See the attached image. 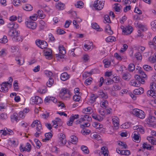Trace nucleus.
I'll list each match as a JSON object with an SVG mask.
<instances>
[{
    "label": "nucleus",
    "instance_id": "nucleus-24",
    "mask_svg": "<svg viewBox=\"0 0 156 156\" xmlns=\"http://www.w3.org/2000/svg\"><path fill=\"white\" fill-rule=\"evenodd\" d=\"M57 99L54 97H46L44 100V102L45 103H50L52 101L54 103L57 101Z\"/></svg>",
    "mask_w": 156,
    "mask_h": 156
},
{
    "label": "nucleus",
    "instance_id": "nucleus-53",
    "mask_svg": "<svg viewBox=\"0 0 156 156\" xmlns=\"http://www.w3.org/2000/svg\"><path fill=\"white\" fill-rule=\"evenodd\" d=\"M60 120V121L61 120L58 118H56L55 119V120H53L52 121L53 126H54L55 128H57L58 127V122L59 121L58 120Z\"/></svg>",
    "mask_w": 156,
    "mask_h": 156
},
{
    "label": "nucleus",
    "instance_id": "nucleus-43",
    "mask_svg": "<svg viewBox=\"0 0 156 156\" xmlns=\"http://www.w3.org/2000/svg\"><path fill=\"white\" fill-rule=\"evenodd\" d=\"M103 62L105 68H108L110 66L111 62L109 60L105 59L103 60Z\"/></svg>",
    "mask_w": 156,
    "mask_h": 156
},
{
    "label": "nucleus",
    "instance_id": "nucleus-10",
    "mask_svg": "<svg viewBox=\"0 0 156 156\" xmlns=\"http://www.w3.org/2000/svg\"><path fill=\"white\" fill-rule=\"evenodd\" d=\"M135 26L138 27L140 29L143 31H146L147 29V26L145 24L139 23L137 21H136L135 22Z\"/></svg>",
    "mask_w": 156,
    "mask_h": 156
},
{
    "label": "nucleus",
    "instance_id": "nucleus-13",
    "mask_svg": "<svg viewBox=\"0 0 156 156\" xmlns=\"http://www.w3.org/2000/svg\"><path fill=\"white\" fill-rule=\"evenodd\" d=\"M11 120L12 122H18L20 119L16 113H14L10 116Z\"/></svg>",
    "mask_w": 156,
    "mask_h": 156
},
{
    "label": "nucleus",
    "instance_id": "nucleus-47",
    "mask_svg": "<svg viewBox=\"0 0 156 156\" xmlns=\"http://www.w3.org/2000/svg\"><path fill=\"white\" fill-rule=\"evenodd\" d=\"M37 15L41 19H43L45 17V15L43 13V11L41 10H38L37 12Z\"/></svg>",
    "mask_w": 156,
    "mask_h": 156
},
{
    "label": "nucleus",
    "instance_id": "nucleus-48",
    "mask_svg": "<svg viewBox=\"0 0 156 156\" xmlns=\"http://www.w3.org/2000/svg\"><path fill=\"white\" fill-rule=\"evenodd\" d=\"M90 97V103H93L96 101V99L98 98V96L94 94H91Z\"/></svg>",
    "mask_w": 156,
    "mask_h": 156
},
{
    "label": "nucleus",
    "instance_id": "nucleus-60",
    "mask_svg": "<svg viewBox=\"0 0 156 156\" xmlns=\"http://www.w3.org/2000/svg\"><path fill=\"white\" fill-rule=\"evenodd\" d=\"M144 69L147 71H149L152 70V68L150 66L144 65L143 66Z\"/></svg>",
    "mask_w": 156,
    "mask_h": 156
},
{
    "label": "nucleus",
    "instance_id": "nucleus-42",
    "mask_svg": "<svg viewBox=\"0 0 156 156\" xmlns=\"http://www.w3.org/2000/svg\"><path fill=\"white\" fill-rule=\"evenodd\" d=\"M71 138V141L73 144H76L78 142V139L77 137L74 135H72L70 136Z\"/></svg>",
    "mask_w": 156,
    "mask_h": 156
},
{
    "label": "nucleus",
    "instance_id": "nucleus-12",
    "mask_svg": "<svg viewBox=\"0 0 156 156\" xmlns=\"http://www.w3.org/2000/svg\"><path fill=\"white\" fill-rule=\"evenodd\" d=\"M8 84H9L8 82H4L2 83L1 84L0 91L4 93L7 92L8 90Z\"/></svg>",
    "mask_w": 156,
    "mask_h": 156
},
{
    "label": "nucleus",
    "instance_id": "nucleus-9",
    "mask_svg": "<svg viewBox=\"0 0 156 156\" xmlns=\"http://www.w3.org/2000/svg\"><path fill=\"white\" fill-rule=\"evenodd\" d=\"M16 34V35L12 38L13 40L16 42L22 41L23 37L22 36L20 35V31L19 30L17 31Z\"/></svg>",
    "mask_w": 156,
    "mask_h": 156
},
{
    "label": "nucleus",
    "instance_id": "nucleus-26",
    "mask_svg": "<svg viewBox=\"0 0 156 156\" xmlns=\"http://www.w3.org/2000/svg\"><path fill=\"white\" fill-rule=\"evenodd\" d=\"M119 119L117 117H115L112 119L113 124L115 127H118L119 124Z\"/></svg>",
    "mask_w": 156,
    "mask_h": 156
},
{
    "label": "nucleus",
    "instance_id": "nucleus-6",
    "mask_svg": "<svg viewBox=\"0 0 156 156\" xmlns=\"http://www.w3.org/2000/svg\"><path fill=\"white\" fill-rule=\"evenodd\" d=\"M43 102L42 99L38 96H35L34 97H32L30 99V102L31 104H36L38 105L41 104Z\"/></svg>",
    "mask_w": 156,
    "mask_h": 156
},
{
    "label": "nucleus",
    "instance_id": "nucleus-40",
    "mask_svg": "<svg viewBox=\"0 0 156 156\" xmlns=\"http://www.w3.org/2000/svg\"><path fill=\"white\" fill-rule=\"evenodd\" d=\"M105 31L109 35H112L113 33V31L111 30L110 26L109 25H108L106 26Z\"/></svg>",
    "mask_w": 156,
    "mask_h": 156
},
{
    "label": "nucleus",
    "instance_id": "nucleus-30",
    "mask_svg": "<svg viewBox=\"0 0 156 156\" xmlns=\"http://www.w3.org/2000/svg\"><path fill=\"white\" fill-rule=\"evenodd\" d=\"M82 112L84 114H90L92 112V109L90 107H88L83 109L82 110Z\"/></svg>",
    "mask_w": 156,
    "mask_h": 156
},
{
    "label": "nucleus",
    "instance_id": "nucleus-17",
    "mask_svg": "<svg viewBox=\"0 0 156 156\" xmlns=\"http://www.w3.org/2000/svg\"><path fill=\"white\" fill-rule=\"evenodd\" d=\"M101 154H103L104 156H109L108 148L105 146H103L101 148Z\"/></svg>",
    "mask_w": 156,
    "mask_h": 156
},
{
    "label": "nucleus",
    "instance_id": "nucleus-41",
    "mask_svg": "<svg viewBox=\"0 0 156 156\" xmlns=\"http://www.w3.org/2000/svg\"><path fill=\"white\" fill-rule=\"evenodd\" d=\"M133 138L136 140H138L140 137L139 133L137 131H134L133 134Z\"/></svg>",
    "mask_w": 156,
    "mask_h": 156
},
{
    "label": "nucleus",
    "instance_id": "nucleus-55",
    "mask_svg": "<svg viewBox=\"0 0 156 156\" xmlns=\"http://www.w3.org/2000/svg\"><path fill=\"white\" fill-rule=\"evenodd\" d=\"M83 3L82 1L77 2L76 4H75V6L76 7L79 8H82L83 7Z\"/></svg>",
    "mask_w": 156,
    "mask_h": 156
},
{
    "label": "nucleus",
    "instance_id": "nucleus-28",
    "mask_svg": "<svg viewBox=\"0 0 156 156\" xmlns=\"http://www.w3.org/2000/svg\"><path fill=\"white\" fill-rule=\"evenodd\" d=\"M35 126H36V127L39 126V127L40 126H42V125L40 121L38 120H36L34 121L31 124V126L33 128Z\"/></svg>",
    "mask_w": 156,
    "mask_h": 156
},
{
    "label": "nucleus",
    "instance_id": "nucleus-34",
    "mask_svg": "<svg viewBox=\"0 0 156 156\" xmlns=\"http://www.w3.org/2000/svg\"><path fill=\"white\" fill-rule=\"evenodd\" d=\"M121 89V87L118 84L114 85L112 88L111 91L112 92H114L119 90Z\"/></svg>",
    "mask_w": 156,
    "mask_h": 156
},
{
    "label": "nucleus",
    "instance_id": "nucleus-46",
    "mask_svg": "<svg viewBox=\"0 0 156 156\" xmlns=\"http://www.w3.org/2000/svg\"><path fill=\"white\" fill-rule=\"evenodd\" d=\"M82 59L84 62H88L90 60V57L87 54H85L83 55Z\"/></svg>",
    "mask_w": 156,
    "mask_h": 156
},
{
    "label": "nucleus",
    "instance_id": "nucleus-1",
    "mask_svg": "<svg viewBox=\"0 0 156 156\" xmlns=\"http://www.w3.org/2000/svg\"><path fill=\"white\" fill-rule=\"evenodd\" d=\"M133 114L137 117L140 119H143L145 118V113L142 110L137 108H135L133 110Z\"/></svg>",
    "mask_w": 156,
    "mask_h": 156
},
{
    "label": "nucleus",
    "instance_id": "nucleus-39",
    "mask_svg": "<svg viewBox=\"0 0 156 156\" xmlns=\"http://www.w3.org/2000/svg\"><path fill=\"white\" fill-rule=\"evenodd\" d=\"M116 41V38L115 37L113 36H110L106 38V41L108 42H112Z\"/></svg>",
    "mask_w": 156,
    "mask_h": 156
},
{
    "label": "nucleus",
    "instance_id": "nucleus-18",
    "mask_svg": "<svg viewBox=\"0 0 156 156\" xmlns=\"http://www.w3.org/2000/svg\"><path fill=\"white\" fill-rule=\"evenodd\" d=\"M131 75L129 73H123L122 76V78L126 81L129 80L131 78Z\"/></svg>",
    "mask_w": 156,
    "mask_h": 156
},
{
    "label": "nucleus",
    "instance_id": "nucleus-52",
    "mask_svg": "<svg viewBox=\"0 0 156 156\" xmlns=\"http://www.w3.org/2000/svg\"><path fill=\"white\" fill-rule=\"evenodd\" d=\"M8 41L7 37L5 35H4L3 37L0 39V42L2 44H5Z\"/></svg>",
    "mask_w": 156,
    "mask_h": 156
},
{
    "label": "nucleus",
    "instance_id": "nucleus-35",
    "mask_svg": "<svg viewBox=\"0 0 156 156\" xmlns=\"http://www.w3.org/2000/svg\"><path fill=\"white\" fill-rule=\"evenodd\" d=\"M93 126L95 127L97 129L99 130L103 126L102 124H100L98 122H94L92 123Z\"/></svg>",
    "mask_w": 156,
    "mask_h": 156
},
{
    "label": "nucleus",
    "instance_id": "nucleus-44",
    "mask_svg": "<svg viewBox=\"0 0 156 156\" xmlns=\"http://www.w3.org/2000/svg\"><path fill=\"white\" fill-rule=\"evenodd\" d=\"M23 8L24 10L28 11H31L33 9L32 6L29 4H26L23 7Z\"/></svg>",
    "mask_w": 156,
    "mask_h": 156
},
{
    "label": "nucleus",
    "instance_id": "nucleus-38",
    "mask_svg": "<svg viewBox=\"0 0 156 156\" xmlns=\"http://www.w3.org/2000/svg\"><path fill=\"white\" fill-rule=\"evenodd\" d=\"M58 49L60 53L63 55H64L66 54V51L63 45H60L58 47Z\"/></svg>",
    "mask_w": 156,
    "mask_h": 156
},
{
    "label": "nucleus",
    "instance_id": "nucleus-11",
    "mask_svg": "<svg viewBox=\"0 0 156 156\" xmlns=\"http://www.w3.org/2000/svg\"><path fill=\"white\" fill-rule=\"evenodd\" d=\"M136 69L138 70V73L140 74V76L141 77L144 79L145 80H147V76L143 70L142 68L139 66H138L137 68H136Z\"/></svg>",
    "mask_w": 156,
    "mask_h": 156
},
{
    "label": "nucleus",
    "instance_id": "nucleus-27",
    "mask_svg": "<svg viewBox=\"0 0 156 156\" xmlns=\"http://www.w3.org/2000/svg\"><path fill=\"white\" fill-rule=\"evenodd\" d=\"M156 91H154L150 89L147 92V95L149 97H152L155 98H156Z\"/></svg>",
    "mask_w": 156,
    "mask_h": 156
},
{
    "label": "nucleus",
    "instance_id": "nucleus-15",
    "mask_svg": "<svg viewBox=\"0 0 156 156\" xmlns=\"http://www.w3.org/2000/svg\"><path fill=\"white\" fill-rule=\"evenodd\" d=\"M59 142L62 144H65L66 143V140L65 139V135L63 133H59L58 135Z\"/></svg>",
    "mask_w": 156,
    "mask_h": 156
},
{
    "label": "nucleus",
    "instance_id": "nucleus-4",
    "mask_svg": "<svg viewBox=\"0 0 156 156\" xmlns=\"http://www.w3.org/2000/svg\"><path fill=\"white\" fill-rule=\"evenodd\" d=\"M35 42L37 46L42 49L47 48L48 46V43L45 41L38 39Z\"/></svg>",
    "mask_w": 156,
    "mask_h": 156
},
{
    "label": "nucleus",
    "instance_id": "nucleus-58",
    "mask_svg": "<svg viewBox=\"0 0 156 156\" xmlns=\"http://www.w3.org/2000/svg\"><path fill=\"white\" fill-rule=\"evenodd\" d=\"M44 73L46 76L49 78L53 76L52 73L50 71H45Z\"/></svg>",
    "mask_w": 156,
    "mask_h": 156
},
{
    "label": "nucleus",
    "instance_id": "nucleus-31",
    "mask_svg": "<svg viewBox=\"0 0 156 156\" xmlns=\"http://www.w3.org/2000/svg\"><path fill=\"white\" fill-rule=\"evenodd\" d=\"M81 118L83 122L86 121L89 122L91 120V117L86 114L82 115Z\"/></svg>",
    "mask_w": 156,
    "mask_h": 156
},
{
    "label": "nucleus",
    "instance_id": "nucleus-7",
    "mask_svg": "<svg viewBox=\"0 0 156 156\" xmlns=\"http://www.w3.org/2000/svg\"><path fill=\"white\" fill-rule=\"evenodd\" d=\"M25 23L27 27L33 30L35 29L37 27L36 23L30 20H28L25 22Z\"/></svg>",
    "mask_w": 156,
    "mask_h": 156
},
{
    "label": "nucleus",
    "instance_id": "nucleus-45",
    "mask_svg": "<svg viewBox=\"0 0 156 156\" xmlns=\"http://www.w3.org/2000/svg\"><path fill=\"white\" fill-rule=\"evenodd\" d=\"M143 147L144 148L147 149L149 150H153L154 147L153 146H150L149 144L144 143L143 144Z\"/></svg>",
    "mask_w": 156,
    "mask_h": 156
},
{
    "label": "nucleus",
    "instance_id": "nucleus-2",
    "mask_svg": "<svg viewBox=\"0 0 156 156\" xmlns=\"http://www.w3.org/2000/svg\"><path fill=\"white\" fill-rule=\"evenodd\" d=\"M105 0H97L94 2L93 7L97 10H100L103 8L105 4Z\"/></svg>",
    "mask_w": 156,
    "mask_h": 156
},
{
    "label": "nucleus",
    "instance_id": "nucleus-63",
    "mask_svg": "<svg viewBox=\"0 0 156 156\" xmlns=\"http://www.w3.org/2000/svg\"><path fill=\"white\" fill-rule=\"evenodd\" d=\"M37 15L36 14H35L32 16H30V20H31L33 21H36L37 20Z\"/></svg>",
    "mask_w": 156,
    "mask_h": 156
},
{
    "label": "nucleus",
    "instance_id": "nucleus-37",
    "mask_svg": "<svg viewBox=\"0 0 156 156\" xmlns=\"http://www.w3.org/2000/svg\"><path fill=\"white\" fill-rule=\"evenodd\" d=\"M54 83V79L51 78L50 77L49 78L48 81L46 83V85L47 87H51Z\"/></svg>",
    "mask_w": 156,
    "mask_h": 156
},
{
    "label": "nucleus",
    "instance_id": "nucleus-23",
    "mask_svg": "<svg viewBox=\"0 0 156 156\" xmlns=\"http://www.w3.org/2000/svg\"><path fill=\"white\" fill-rule=\"evenodd\" d=\"M133 29L131 26L128 25L126 27L124 34L128 35L130 34L133 31Z\"/></svg>",
    "mask_w": 156,
    "mask_h": 156
},
{
    "label": "nucleus",
    "instance_id": "nucleus-54",
    "mask_svg": "<svg viewBox=\"0 0 156 156\" xmlns=\"http://www.w3.org/2000/svg\"><path fill=\"white\" fill-rule=\"evenodd\" d=\"M80 94L75 95L73 97V99L75 101H79L81 98Z\"/></svg>",
    "mask_w": 156,
    "mask_h": 156
},
{
    "label": "nucleus",
    "instance_id": "nucleus-33",
    "mask_svg": "<svg viewBox=\"0 0 156 156\" xmlns=\"http://www.w3.org/2000/svg\"><path fill=\"white\" fill-rule=\"evenodd\" d=\"M101 105L102 108H107L108 105V102L106 100H103L100 103Z\"/></svg>",
    "mask_w": 156,
    "mask_h": 156
},
{
    "label": "nucleus",
    "instance_id": "nucleus-20",
    "mask_svg": "<svg viewBox=\"0 0 156 156\" xmlns=\"http://www.w3.org/2000/svg\"><path fill=\"white\" fill-rule=\"evenodd\" d=\"M39 28L40 30H44L47 27V25L46 23L42 20L39 21Z\"/></svg>",
    "mask_w": 156,
    "mask_h": 156
},
{
    "label": "nucleus",
    "instance_id": "nucleus-36",
    "mask_svg": "<svg viewBox=\"0 0 156 156\" xmlns=\"http://www.w3.org/2000/svg\"><path fill=\"white\" fill-rule=\"evenodd\" d=\"M147 139L151 144L153 145H156V140L155 139L153 136H147Z\"/></svg>",
    "mask_w": 156,
    "mask_h": 156
},
{
    "label": "nucleus",
    "instance_id": "nucleus-64",
    "mask_svg": "<svg viewBox=\"0 0 156 156\" xmlns=\"http://www.w3.org/2000/svg\"><path fill=\"white\" fill-rule=\"evenodd\" d=\"M34 141L36 144L37 148H39L41 145V142L38 140L37 139H34Z\"/></svg>",
    "mask_w": 156,
    "mask_h": 156
},
{
    "label": "nucleus",
    "instance_id": "nucleus-59",
    "mask_svg": "<svg viewBox=\"0 0 156 156\" xmlns=\"http://www.w3.org/2000/svg\"><path fill=\"white\" fill-rule=\"evenodd\" d=\"M135 56L137 60H141L142 59V56L140 52L136 53L135 55Z\"/></svg>",
    "mask_w": 156,
    "mask_h": 156
},
{
    "label": "nucleus",
    "instance_id": "nucleus-21",
    "mask_svg": "<svg viewBox=\"0 0 156 156\" xmlns=\"http://www.w3.org/2000/svg\"><path fill=\"white\" fill-rule=\"evenodd\" d=\"M70 75L67 72H64L62 73L60 78L63 81H65L68 80L70 77Z\"/></svg>",
    "mask_w": 156,
    "mask_h": 156
},
{
    "label": "nucleus",
    "instance_id": "nucleus-61",
    "mask_svg": "<svg viewBox=\"0 0 156 156\" xmlns=\"http://www.w3.org/2000/svg\"><path fill=\"white\" fill-rule=\"evenodd\" d=\"M92 79L91 78H90L87 79L84 82V84L86 86H87L90 85L92 82Z\"/></svg>",
    "mask_w": 156,
    "mask_h": 156
},
{
    "label": "nucleus",
    "instance_id": "nucleus-3",
    "mask_svg": "<svg viewBox=\"0 0 156 156\" xmlns=\"http://www.w3.org/2000/svg\"><path fill=\"white\" fill-rule=\"evenodd\" d=\"M70 96V92L67 89H62L59 94L60 97L63 100H67L69 98Z\"/></svg>",
    "mask_w": 156,
    "mask_h": 156
},
{
    "label": "nucleus",
    "instance_id": "nucleus-14",
    "mask_svg": "<svg viewBox=\"0 0 156 156\" xmlns=\"http://www.w3.org/2000/svg\"><path fill=\"white\" fill-rule=\"evenodd\" d=\"M44 55L46 58L50 59L52 58V50L49 48H47L44 50Z\"/></svg>",
    "mask_w": 156,
    "mask_h": 156
},
{
    "label": "nucleus",
    "instance_id": "nucleus-29",
    "mask_svg": "<svg viewBox=\"0 0 156 156\" xmlns=\"http://www.w3.org/2000/svg\"><path fill=\"white\" fill-rule=\"evenodd\" d=\"M91 25L92 28L96 30L97 31H101L102 30V29L100 28L96 23H93Z\"/></svg>",
    "mask_w": 156,
    "mask_h": 156
},
{
    "label": "nucleus",
    "instance_id": "nucleus-16",
    "mask_svg": "<svg viewBox=\"0 0 156 156\" xmlns=\"http://www.w3.org/2000/svg\"><path fill=\"white\" fill-rule=\"evenodd\" d=\"M133 128L134 130H136V131H137L138 132H139L142 133H144V128L141 125L134 126L133 127Z\"/></svg>",
    "mask_w": 156,
    "mask_h": 156
},
{
    "label": "nucleus",
    "instance_id": "nucleus-62",
    "mask_svg": "<svg viewBox=\"0 0 156 156\" xmlns=\"http://www.w3.org/2000/svg\"><path fill=\"white\" fill-rule=\"evenodd\" d=\"M91 131L90 130H87L86 128L83 129L81 130V133L83 135L88 134Z\"/></svg>",
    "mask_w": 156,
    "mask_h": 156
},
{
    "label": "nucleus",
    "instance_id": "nucleus-57",
    "mask_svg": "<svg viewBox=\"0 0 156 156\" xmlns=\"http://www.w3.org/2000/svg\"><path fill=\"white\" fill-rule=\"evenodd\" d=\"M128 69L130 72H133L135 69V65L133 63L130 64L128 66Z\"/></svg>",
    "mask_w": 156,
    "mask_h": 156
},
{
    "label": "nucleus",
    "instance_id": "nucleus-8",
    "mask_svg": "<svg viewBox=\"0 0 156 156\" xmlns=\"http://www.w3.org/2000/svg\"><path fill=\"white\" fill-rule=\"evenodd\" d=\"M7 27L9 30H12L17 28L19 27V25L15 22H11L7 24Z\"/></svg>",
    "mask_w": 156,
    "mask_h": 156
},
{
    "label": "nucleus",
    "instance_id": "nucleus-51",
    "mask_svg": "<svg viewBox=\"0 0 156 156\" xmlns=\"http://www.w3.org/2000/svg\"><path fill=\"white\" fill-rule=\"evenodd\" d=\"M130 85L136 87H139L140 86V84L139 82L137 83V82L134 80H132L130 82Z\"/></svg>",
    "mask_w": 156,
    "mask_h": 156
},
{
    "label": "nucleus",
    "instance_id": "nucleus-19",
    "mask_svg": "<svg viewBox=\"0 0 156 156\" xmlns=\"http://www.w3.org/2000/svg\"><path fill=\"white\" fill-rule=\"evenodd\" d=\"M55 7L58 10H62L65 9V5L64 4L59 2L56 3Z\"/></svg>",
    "mask_w": 156,
    "mask_h": 156
},
{
    "label": "nucleus",
    "instance_id": "nucleus-32",
    "mask_svg": "<svg viewBox=\"0 0 156 156\" xmlns=\"http://www.w3.org/2000/svg\"><path fill=\"white\" fill-rule=\"evenodd\" d=\"M52 133V132H51L49 133H45V138L44 140V141L49 140V139L53 135Z\"/></svg>",
    "mask_w": 156,
    "mask_h": 156
},
{
    "label": "nucleus",
    "instance_id": "nucleus-56",
    "mask_svg": "<svg viewBox=\"0 0 156 156\" xmlns=\"http://www.w3.org/2000/svg\"><path fill=\"white\" fill-rule=\"evenodd\" d=\"M11 51L12 53H14L18 51L19 48L17 46H12L11 47Z\"/></svg>",
    "mask_w": 156,
    "mask_h": 156
},
{
    "label": "nucleus",
    "instance_id": "nucleus-22",
    "mask_svg": "<svg viewBox=\"0 0 156 156\" xmlns=\"http://www.w3.org/2000/svg\"><path fill=\"white\" fill-rule=\"evenodd\" d=\"M91 116L93 119L99 122L101 121L103 119L102 116H101L98 114L94 113L92 114Z\"/></svg>",
    "mask_w": 156,
    "mask_h": 156
},
{
    "label": "nucleus",
    "instance_id": "nucleus-49",
    "mask_svg": "<svg viewBox=\"0 0 156 156\" xmlns=\"http://www.w3.org/2000/svg\"><path fill=\"white\" fill-rule=\"evenodd\" d=\"M150 89L156 92V83L154 82L151 83L150 86Z\"/></svg>",
    "mask_w": 156,
    "mask_h": 156
},
{
    "label": "nucleus",
    "instance_id": "nucleus-5",
    "mask_svg": "<svg viewBox=\"0 0 156 156\" xmlns=\"http://www.w3.org/2000/svg\"><path fill=\"white\" fill-rule=\"evenodd\" d=\"M147 123L151 126H154L156 123V118L152 115H149L146 119Z\"/></svg>",
    "mask_w": 156,
    "mask_h": 156
},
{
    "label": "nucleus",
    "instance_id": "nucleus-50",
    "mask_svg": "<svg viewBox=\"0 0 156 156\" xmlns=\"http://www.w3.org/2000/svg\"><path fill=\"white\" fill-rule=\"evenodd\" d=\"M81 149L84 153H85L86 154H88L89 153V151L87 147L85 146L82 145L81 147Z\"/></svg>",
    "mask_w": 156,
    "mask_h": 156
},
{
    "label": "nucleus",
    "instance_id": "nucleus-25",
    "mask_svg": "<svg viewBox=\"0 0 156 156\" xmlns=\"http://www.w3.org/2000/svg\"><path fill=\"white\" fill-rule=\"evenodd\" d=\"M144 92V89L142 87H140L135 89L133 91L134 94L136 95H140L143 94Z\"/></svg>",
    "mask_w": 156,
    "mask_h": 156
}]
</instances>
